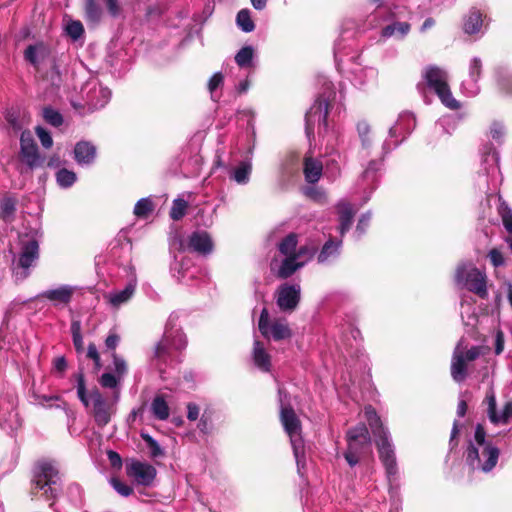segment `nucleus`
Segmentation results:
<instances>
[{
	"label": "nucleus",
	"mask_w": 512,
	"mask_h": 512,
	"mask_svg": "<svg viewBox=\"0 0 512 512\" xmlns=\"http://www.w3.org/2000/svg\"><path fill=\"white\" fill-rule=\"evenodd\" d=\"M416 119L413 113L404 111L399 114L395 124L390 127L388 137L382 144L381 159L371 160L362 174V185L369 186L364 202L370 199L377 186V172L382 166V159L398 147L414 130Z\"/></svg>",
	"instance_id": "nucleus-1"
},
{
	"label": "nucleus",
	"mask_w": 512,
	"mask_h": 512,
	"mask_svg": "<svg viewBox=\"0 0 512 512\" xmlns=\"http://www.w3.org/2000/svg\"><path fill=\"white\" fill-rule=\"evenodd\" d=\"M500 450L486 440V432L481 424L475 428L474 438L469 441L465 461L473 471L491 472L498 463Z\"/></svg>",
	"instance_id": "nucleus-2"
},
{
	"label": "nucleus",
	"mask_w": 512,
	"mask_h": 512,
	"mask_svg": "<svg viewBox=\"0 0 512 512\" xmlns=\"http://www.w3.org/2000/svg\"><path fill=\"white\" fill-rule=\"evenodd\" d=\"M364 415L374 435L379 458L385 467L388 481L392 483L397 478L398 468L395 449L388 430L383 426L380 417L372 406H366Z\"/></svg>",
	"instance_id": "nucleus-3"
},
{
	"label": "nucleus",
	"mask_w": 512,
	"mask_h": 512,
	"mask_svg": "<svg viewBox=\"0 0 512 512\" xmlns=\"http://www.w3.org/2000/svg\"><path fill=\"white\" fill-rule=\"evenodd\" d=\"M279 401H280V419L285 432L290 438L293 454L295 457L297 471L300 476H303V469L306 465L305 457V444L301 435V423L294 410L285 405L286 393L284 390L278 388Z\"/></svg>",
	"instance_id": "nucleus-4"
},
{
	"label": "nucleus",
	"mask_w": 512,
	"mask_h": 512,
	"mask_svg": "<svg viewBox=\"0 0 512 512\" xmlns=\"http://www.w3.org/2000/svg\"><path fill=\"white\" fill-rule=\"evenodd\" d=\"M74 377L77 382L76 388L79 400L86 407L89 406L90 401L92 402V414L95 423L99 427H105L115 414L117 402H114V399L108 401L97 388L93 389L88 396L83 372H78Z\"/></svg>",
	"instance_id": "nucleus-5"
},
{
	"label": "nucleus",
	"mask_w": 512,
	"mask_h": 512,
	"mask_svg": "<svg viewBox=\"0 0 512 512\" xmlns=\"http://www.w3.org/2000/svg\"><path fill=\"white\" fill-rule=\"evenodd\" d=\"M20 251L13 255L12 272L16 281H23L31 274V268L39 258V239L37 232L19 236Z\"/></svg>",
	"instance_id": "nucleus-6"
},
{
	"label": "nucleus",
	"mask_w": 512,
	"mask_h": 512,
	"mask_svg": "<svg viewBox=\"0 0 512 512\" xmlns=\"http://www.w3.org/2000/svg\"><path fill=\"white\" fill-rule=\"evenodd\" d=\"M178 316L172 313L166 323L162 339L157 343L154 357L158 362L167 363L174 358V353L185 349L186 336L177 325Z\"/></svg>",
	"instance_id": "nucleus-7"
},
{
	"label": "nucleus",
	"mask_w": 512,
	"mask_h": 512,
	"mask_svg": "<svg viewBox=\"0 0 512 512\" xmlns=\"http://www.w3.org/2000/svg\"><path fill=\"white\" fill-rule=\"evenodd\" d=\"M60 476L57 467L49 461L39 462L33 470L31 480V493H41L45 499L50 500L57 497L60 492Z\"/></svg>",
	"instance_id": "nucleus-8"
},
{
	"label": "nucleus",
	"mask_w": 512,
	"mask_h": 512,
	"mask_svg": "<svg viewBox=\"0 0 512 512\" xmlns=\"http://www.w3.org/2000/svg\"><path fill=\"white\" fill-rule=\"evenodd\" d=\"M323 92L315 100L314 104L310 107L305 115V131L308 138L313 135L314 126L317 122L319 125L327 127V116L329 111V105L332 98L335 97L333 91V84L328 81L325 77H322Z\"/></svg>",
	"instance_id": "nucleus-9"
},
{
	"label": "nucleus",
	"mask_w": 512,
	"mask_h": 512,
	"mask_svg": "<svg viewBox=\"0 0 512 512\" xmlns=\"http://www.w3.org/2000/svg\"><path fill=\"white\" fill-rule=\"evenodd\" d=\"M347 449L343 456L350 467L356 466L371 449V437L367 427L359 424L346 433Z\"/></svg>",
	"instance_id": "nucleus-10"
},
{
	"label": "nucleus",
	"mask_w": 512,
	"mask_h": 512,
	"mask_svg": "<svg viewBox=\"0 0 512 512\" xmlns=\"http://www.w3.org/2000/svg\"><path fill=\"white\" fill-rule=\"evenodd\" d=\"M423 78L428 88L435 92L444 106L451 110H458L461 104L456 100L448 85V74L437 66H428L423 72Z\"/></svg>",
	"instance_id": "nucleus-11"
},
{
	"label": "nucleus",
	"mask_w": 512,
	"mask_h": 512,
	"mask_svg": "<svg viewBox=\"0 0 512 512\" xmlns=\"http://www.w3.org/2000/svg\"><path fill=\"white\" fill-rule=\"evenodd\" d=\"M18 160L20 164L17 170L20 174L31 172L44 165L45 157L40 154L33 135L29 130L21 132Z\"/></svg>",
	"instance_id": "nucleus-12"
},
{
	"label": "nucleus",
	"mask_w": 512,
	"mask_h": 512,
	"mask_svg": "<svg viewBox=\"0 0 512 512\" xmlns=\"http://www.w3.org/2000/svg\"><path fill=\"white\" fill-rule=\"evenodd\" d=\"M456 283L475 293L482 299L488 296L487 277L485 272L475 267L472 263L460 264L455 273Z\"/></svg>",
	"instance_id": "nucleus-13"
},
{
	"label": "nucleus",
	"mask_w": 512,
	"mask_h": 512,
	"mask_svg": "<svg viewBox=\"0 0 512 512\" xmlns=\"http://www.w3.org/2000/svg\"><path fill=\"white\" fill-rule=\"evenodd\" d=\"M482 353L480 346H471L470 348L465 345L463 339L459 340L454 348L451 359V377L457 382H463L468 375V365L479 358Z\"/></svg>",
	"instance_id": "nucleus-14"
},
{
	"label": "nucleus",
	"mask_w": 512,
	"mask_h": 512,
	"mask_svg": "<svg viewBox=\"0 0 512 512\" xmlns=\"http://www.w3.org/2000/svg\"><path fill=\"white\" fill-rule=\"evenodd\" d=\"M258 328L263 337L274 341L286 340L292 336V331L285 319L270 321L267 308H263L260 313Z\"/></svg>",
	"instance_id": "nucleus-15"
},
{
	"label": "nucleus",
	"mask_w": 512,
	"mask_h": 512,
	"mask_svg": "<svg viewBox=\"0 0 512 512\" xmlns=\"http://www.w3.org/2000/svg\"><path fill=\"white\" fill-rule=\"evenodd\" d=\"M81 94L85 102L84 105L87 106V112L103 108L111 98V91L95 79H91L84 84Z\"/></svg>",
	"instance_id": "nucleus-16"
},
{
	"label": "nucleus",
	"mask_w": 512,
	"mask_h": 512,
	"mask_svg": "<svg viewBox=\"0 0 512 512\" xmlns=\"http://www.w3.org/2000/svg\"><path fill=\"white\" fill-rule=\"evenodd\" d=\"M275 297L276 304L281 311L292 312L300 302L301 287L299 284H282L276 290Z\"/></svg>",
	"instance_id": "nucleus-17"
},
{
	"label": "nucleus",
	"mask_w": 512,
	"mask_h": 512,
	"mask_svg": "<svg viewBox=\"0 0 512 512\" xmlns=\"http://www.w3.org/2000/svg\"><path fill=\"white\" fill-rule=\"evenodd\" d=\"M127 475L134 479L138 485L151 486L157 475L154 466L147 462L133 460L126 466Z\"/></svg>",
	"instance_id": "nucleus-18"
},
{
	"label": "nucleus",
	"mask_w": 512,
	"mask_h": 512,
	"mask_svg": "<svg viewBox=\"0 0 512 512\" xmlns=\"http://www.w3.org/2000/svg\"><path fill=\"white\" fill-rule=\"evenodd\" d=\"M51 57L50 48L43 42L28 45L24 50V59L37 71H41Z\"/></svg>",
	"instance_id": "nucleus-19"
},
{
	"label": "nucleus",
	"mask_w": 512,
	"mask_h": 512,
	"mask_svg": "<svg viewBox=\"0 0 512 512\" xmlns=\"http://www.w3.org/2000/svg\"><path fill=\"white\" fill-rule=\"evenodd\" d=\"M482 74V61L479 57H473L469 63L468 78L465 79L461 88L464 94L474 97L480 92L478 81Z\"/></svg>",
	"instance_id": "nucleus-20"
},
{
	"label": "nucleus",
	"mask_w": 512,
	"mask_h": 512,
	"mask_svg": "<svg viewBox=\"0 0 512 512\" xmlns=\"http://www.w3.org/2000/svg\"><path fill=\"white\" fill-rule=\"evenodd\" d=\"M136 287L137 278L133 273L132 277L130 278L124 289L110 291L104 295V298L112 308L117 309L122 305L128 303L132 299L133 295L135 294Z\"/></svg>",
	"instance_id": "nucleus-21"
},
{
	"label": "nucleus",
	"mask_w": 512,
	"mask_h": 512,
	"mask_svg": "<svg viewBox=\"0 0 512 512\" xmlns=\"http://www.w3.org/2000/svg\"><path fill=\"white\" fill-rule=\"evenodd\" d=\"M487 415L489 420L495 424H507L512 419V402H507L500 413L497 412L496 397L493 391L486 395Z\"/></svg>",
	"instance_id": "nucleus-22"
},
{
	"label": "nucleus",
	"mask_w": 512,
	"mask_h": 512,
	"mask_svg": "<svg viewBox=\"0 0 512 512\" xmlns=\"http://www.w3.org/2000/svg\"><path fill=\"white\" fill-rule=\"evenodd\" d=\"M171 272L174 278L179 282L189 283L196 277L199 269L194 267L190 258L178 255L175 256V261L171 266Z\"/></svg>",
	"instance_id": "nucleus-23"
},
{
	"label": "nucleus",
	"mask_w": 512,
	"mask_h": 512,
	"mask_svg": "<svg viewBox=\"0 0 512 512\" xmlns=\"http://www.w3.org/2000/svg\"><path fill=\"white\" fill-rule=\"evenodd\" d=\"M76 288L71 285H61L54 289H48L41 292L37 298L49 300L53 306H65L71 302Z\"/></svg>",
	"instance_id": "nucleus-24"
},
{
	"label": "nucleus",
	"mask_w": 512,
	"mask_h": 512,
	"mask_svg": "<svg viewBox=\"0 0 512 512\" xmlns=\"http://www.w3.org/2000/svg\"><path fill=\"white\" fill-rule=\"evenodd\" d=\"M356 131L360 141L359 156L367 158L371 155L374 144L372 128L366 120H359L356 124Z\"/></svg>",
	"instance_id": "nucleus-25"
},
{
	"label": "nucleus",
	"mask_w": 512,
	"mask_h": 512,
	"mask_svg": "<svg viewBox=\"0 0 512 512\" xmlns=\"http://www.w3.org/2000/svg\"><path fill=\"white\" fill-rule=\"evenodd\" d=\"M481 166L488 176L495 178L499 174V155L491 144L481 149Z\"/></svg>",
	"instance_id": "nucleus-26"
},
{
	"label": "nucleus",
	"mask_w": 512,
	"mask_h": 512,
	"mask_svg": "<svg viewBox=\"0 0 512 512\" xmlns=\"http://www.w3.org/2000/svg\"><path fill=\"white\" fill-rule=\"evenodd\" d=\"M188 248L199 254H209L213 250V241L205 231H195L188 238Z\"/></svg>",
	"instance_id": "nucleus-27"
},
{
	"label": "nucleus",
	"mask_w": 512,
	"mask_h": 512,
	"mask_svg": "<svg viewBox=\"0 0 512 512\" xmlns=\"http://www.w3.org/2000/svg\"><path fill=\"white\" fill-rule=\"evenodd\" d=\"M342 246V237L339 239L330 237L322 246L317 255V261L320 264H326L335 260L340 255Z\"/></svg>",
	"instance_id": "nucleus-28"
},
{
	"label": "nucleus",
	"mask_w": 512,
	"mask_h": 512,
	"mask_svg": "<svg viewBox=\"0 0 512 512\" xmlns=\"http://www.w3.org/2000/svg\"><path fill=\"white\" fill-rule=\"evenodd\" d=\"M96 158V147L88 141H80L74 147V159L80 166L91 165Z\"/></svg>",
	"instance_id": "nucleus-29"
},
{
	"label": "nucleus",
	"mask_w": 512,
	"mask_h": 512,
	"mask_svg": "<svg viewBox=\"0 0 512 512\" xmlns=\"http://www.w3.org/2000/svg\"><path fill=\"white\" fill-rule=\"evenodd\" d=\"M337 209L339 215L338 230L340 232V236L343 237L352 225L356 210L353 208L352 204L347 201H340L337 204Z\"/></svg>",
	"instance_id": "nucleus-30"
},
{
	"label": "nucleus",
	"mask_w": 512,
	"mask_h": 512,
	"mask_svg": "<svg viewBox=\"0 0 512 512\" xmlns=\"http://www.w3.org/2000/svg\"><path fill=\"white\" fill-rule=\"evenodd\" d=\"M252 359L258 369L263 372L270 371L271 357L259 340L254 341Z\"/></svg>",
	"instance_id": "nucleus-31"
},
{
	"label": "nucleus",
	"mask_w": 512,
	"mask_h": 512,
	"mask_svg": "<svg viewBox=\"0 0 512 512\" xmlns=\"http://www.w3.org/2000/svg\"><path fill=\"white\" fill-rule=\"evenodd\" d=\"M482 26V13L479 10L472 8L464 18V32L469 35L479 34L481 32Z\"/></svg>",
	"instance_id": "nucleus-32"
},
{
	"label": "nucleus",
	"mask_w": 512,
	"mask_h": 512,
	"mask_svg": "<svg viewBox=\"0 0 512 512\" xmlns=\"http://www.w3.org/2000/svg\"><path fill=\"white\" fill-rule=\"evenodd\" d=\"M252 163L248 160L241 161L235 168L230 170L229 177L239 185H246L250 181Z\"/></svg>",
	"instance_id": "nucleus-33"
},
{
	"label": "nucleus",
	"mask_w": 512,
	"mask_h": 512,
	"mask_svg": "<svg viewBox=\"0 0 512 512\" xmlns=\"http://www.w3.org/2000/svg\"><path fill=\"white\" fill-rule=\"evenodd\" d=\"M323 171V163L312 157H306L304 161V175L308 183L319 181Z\"/></svg>",
	"instance_id": "nucleus-34"
},
{
	"label": "nucleus",
	"mask_w": 512,
	"mask_h": 512,
	"mask_svg": "<svg viewBox=\"0 0 512 512\" xmlns=\"http://www.w3.org/2000/svg\"><path fill=\"white\" fill-rule=\"evenodd\" d=\"M302 267L303 262H299L294 255L285 256L277 270V276L286 279Z\"/></svg>",
	"instance_id": "nucleus-35"
},
{
	"label": "nucleus",
	"mask_w": 512,
	"mask_h": 512,
	"mask_svg": "<svg viewBox=\"0 0 512 512\" xmlns=\"http://www.w3.org/2000/svg\"><path fill=\"white\" fill-rule=\"evenodd\" d=\"M121 378L113 373L106 372L103 373L99 378V384L106 389H112L114 390V402H118L120 398V382Z\"/></svg>",
	"instance_id": "nucleus-36"
},
{
	"label": "nucleus",
	"mask_w": 512,
	"mask_h": 512,
	"mask_svg": "<svg viewBox=\"0 0 512 512\" xmlns=\"http://www.w3.org/2000/svg\"><path fill=\"white\" fill-rule=\"evenodd\" d=\"M409 31L410 25L407 22H393L382 29L381 36L383 38L396 37L402 39Z\"/></svg>",
	"instance_id": "nucleus-37"
},
{
	"label": "nucleus",
	"mask_w": 512,
	"mask_h": 512,
	"mask_svg": "<svg viewBox=\"0 0 512 512\" xmlns=\"http://www.w3.org/2000/svg\"><path fill=\"white\" fill-rule=\"evenodd\" d=\"M498 213L502 219V223L510 236L506 239L509 249L512 252V209L505 201H500Z\"/></svg>",
	"instance_id": "nucleus-38"
},
{
	"label": "nucleus",
	"mask_w": 512,
	"mask_h": 512,
	"mask_svg": "<svg viewBox=\"0 0 512 512\" xmlns=\"http://www.w3.org/2000/svg\"><path fill=\"white\" fill-rule=\"evenodd\" d=\"M153 416L161 421L167 420L170 414L169 406L162 395H157L150 406Z\"/></svg>",
	"instance_id": "nucleus-39"
},
{
	"label": "nucleus",
	"mask_w": 512,
	"mask_h": 512,
	"mask_svg": "<svg viewBox=\"0 0 512 512\" xmlns=\"http://www.w3.org/2000/svg\"><path fill=\"white\" fill-rule=\"evenodd\" d=\"M102 9L97 0H85V17L88 23L97 25L102 18Z\"/></svg>",
	"instance_id": "nucleus-40"
},
{
	"label": "nucleus",
	"mask_w": 512,
	"mask_h": 512,
	"mask_svg": "<svg viewBox=\"0 0 512 512\" xmlns=\"http://www.w3.org/2000/svg\"><path fill=\"white\" fill-rule=\"evenodd\" d=\"M255 49L248 45L242 47L235 55V62L240 68H249L253 65Z\"/></svg>",
	"instance_id": "nucleus-41"
},
{
	"label": "nucleus",
	"mask_w": 512,
	"mask_h": 512,
	"mask_svg": "<svg viewBox=\"0 0 512 512\" xmlns=\"http://www.w3.org/2000/svg\"><path fill=\"white\" fill-rule=\"evenodd\" d=\"M354 81L357 85H365L368 82L373 81L377 76L376 69L372 67L361 68L357 67L353 69Z\"/></svg>",
	"instance_id": "nucleus-42"
},
{
	"label": "nucleus",
	"mask_w": 512,
	"mask_h": 512,
	"mask_svg": "<svg viewBox=\"0 0 512 512\" xmlns=\"http://www.w3.org/2000/svg\"><path fill=\"white\" fill-rule=\"evenodd\" d=\"M237 26L245 33H250L255 29V24L251 18L249 9H242L236 16Z\"/></svg>",
	"instance_id": "nucleus-43"
},
{
	"label": "nucleus",
	"mask_w": 512,
	"mask_h": 512,
	"mask_svg": "<svg viewBox=\"0 0 512 512\" xmlns=\"http://www.w3.org/2000/svg\"><path fill=\"white\" fill-rule=\"evenodd\" d=\"M297 243V235L290 233L278 244L279 252L284 256L293 255L296 252Z\"/></svg>",
	"instance_id": "nucleus-44"
},
{
	"label": "nucleus",
	"mask_w": 512,
	"mask_h": 512,
	"mask_svg": "<svg viewBox=\"0 0 512 512\" xmlns=\"http://www.w3.org/2000/svg\"><path fill=\"white\" fill-rule=\"evenodd\" d=\"M16 211V200L12 197H5L0 202V218L8 222L10 221Z\"/></svg>",
	"instance_id": "nucleus-45"
},
{
	"label": "nucleus",
	"mask_w": 512,
	"mask_h": 512,
	"mask_svg": "<svg viewBox=\"0 0 512 512\" xmlns=\"http://www.w3.org/2000/svg\"><path fill=\"white\" fill-rule=\"evenodd\" d=\"M47 64L50 65V72H47V77H49L53 85H58L61 81V66L63 60L52 56Z\"/></svg>",
	"instance_id": "nucleus-46"
},
{
	"label": "nucleus",
	"mask_w": 512,
	"mask_h": 512,
	"mask_svg": "<svg viewBox=\"0 0 512 512\" xmlns=\"http://www.w3.org/2000/svg\"><path fill=\"white\" fill-rule=\"evenodd\" d=\"M77 180V175L66 168L59 169L56 172V182L61 188L71 187Z\"/></svg>",
	"instance_id": "nucleus-47"
},
{
	"label": "nucleus",
	"mask_w": 512,
	"mask_h": 512,
	"mask_svg": "<svg viewBox=\"0 0 512 512\" xmlns=\"http://www.w3.org/2000/svg\"><path fill=\"white\" fill-rule=\"evenodd\" d=\"M154 210V204L148 197L141 198L134 206L133 213L138 218H146Z\"/></svg>",
	"instance_id": "nucleus-48"
},
{
	"label": "nucleus",
	"mask_w": 512,
	"mask_h": 512,
	"mask_svg": "<svg viewBox=\"0 0 512 512\" xmlns=\"http://www.w3.org/2000/svg\"><path fill=\"white\" fill-rule=\"evenodd\" d=\"M71 334L73 345L78 354L84 351V341L81 333V322L79 320H73L71 323Z\"/></svg>",
	"instance_id": "nucleus-49"
},
{
	"label": "nucleus",
	"mask_w": 512,
	"mask_h": 512,
	"mask_svg": "<svg viewBox=\"0 0 512 512\" xmlns=\"http://www.w3.org/2000/svg\"><path fill=\"white\" fill-rule=\"evenodd\" d=\"M141 438L146 443L149 454L152 458H158L164 455V450L161 448L159 443L148 433H141Z\"/></svg>",
	"instance_id": "nucleus-50"
},
{
	"label": "nucleus",
	"mask_w": 512,
	"mask_h": 512,
	"mask_svg": "<svg viewBox=\"0 0 512 512\" xmlns=\"http://www.w3.org/2000/svg\"><path fill=\"white\" fill-rule=\"evenodd\" d=\"M43 118L47 123L54 127H59L63 123L62 115L54 108L47 106L43 108Z\"/></svg>",
	"instance_id": "nucleus-51"
},
{
	"label": "nucleus",
	"mask_w": 512,
	"mask_h": 512,
	"mask_svg": "<svg viewBox=\"0 0 512 512\" xmlns=\"http://www.w3.org/2000/svg\"><path fill=\"white\" fill-rule=\"evenodd\" d=\"M187 207V201L181 198L175 199L170 209V217L175 221L180 220L184 217Z\"/></svg>",
	"instance_id": "nucleus-52"
},
{
	"label": "nucleus",
	"mask_w": 512,
	"mask_h": 512,
	"mask_svg": "<svg viewBox=\"0 0 512 512\" xmlns=\"http://www.w3.org/2000/svg\"><path fill=\"white\" fill-rule=\"evenodd\" d=\"M5 120L14 132H19L23 129V123L17 111L13 109L6 111Z\"/></svg>",
	"instance_id": "nucleus-53"
},
{
	"label": "nucleus",
	"mask_w": 512,
	"mask_h": 512,
	"mask_svg": "<svg viewBox=\"0 0 512 512\" xmlns=\"http://www.w3.org/2000/svg\"><path fill=\"white\" fill-rule=\"evenodd\" d=\"M315 252L316 249L313 246L303 245L293 255L299 262H303V266H305L313 258Z\"/></svg>",
	"instance_id": "nucleus-54"
},
{
	"label": "nucleus",
	"mask_w": 512,
	"mask_h": 512,
	"mask_svg": "<svg viewBox=\"0 0 512 512\" xmlns=\"http://www.w3.org/2000/svg\"><path fill=\"white\" fill-rule=\"evenodd\" d=\"M224 83V76L221 72H216L213 74V76L208 81V90L211 94V98L213 100H217L216 97V90L220 88Z\"/></svg>",
	"instance_id": "nucleus-55"
},
{
	"label": "nucleus",
	"mask_w": 512,
	"mask_h": 512,
	"mask_svg": "<svg viewBox=\"0 0 512 512\" xmlns=\"http://www.w3.org/2000/svg\"><path fill=\"white\" fill-rule=\"evenodd\" d=\"M66 32L73 40H78L83 35L84 28L80 21H71L66 26Z\"/></svg>",
	"instance_id": "nucleus-56"
},
{
	"label": "nucleus",
	"mask_w": 512,
	"mask_h": 512,
	"mask_svg": "<svg viewBox=\"0 0 512 512\" xmlns=\"http://www.w3.org/2000/svg\"><path fill=\"white\" fill-rule=\"evenodd\" d=\"M370 220H371L370 212H367L360 217L358 224L356 226V230L354 232V237L356 238V240L360 239L364 235V233L366 232V229L369 225Z\"/></svg>",
	"instance_id": "nucleus-57"
},
{
	"label": "nucleus",
	"mask_w": 512,
	"mask_h": 512,
	"mask_svg": "<svg viewBox=\"0 0 512 512\" xmlns=\"http://www.w3.org/2000/svg\"><path fill=\"white\" fill-rule=\"evenodd\" d=\"M112 359H113L115 374L118 375L121 379H123V377L127 373L126 361L122 357L118 356L116 353L112 354Z\"/></svg>",
	"instance_id": "nucleus-58"
},
{
	"label": "nucleus",
	"mask_w": 512,
	"mask_h": 512,
	"mask_svg": "<svg viewBox=\"0 0 512 512\" xmlns=\"http://www.w3.org/2000/svg\"><path fill=\"white\" fill-rule=\"evenodd\" d=\"M35 131H36V134L41 142V145L45 149L51 148L53 145V139H52L50 133L41 126H37Z\"/></svg>",
	"instance_id": "nucleus-59"
},
{
	"label": "nucleus",
	"mask_w": 512,
	"mask_h": 512,
	"mask_svg": "<svg viewBox=\"0 0 512 512\" xmlns=\"http://www.w3.org/2000/svg\"><path fill=\"white\" fill-rule=\"evenodd\" d=\"M110 483L113 486V488L117 491V493H119L121 496L128 497L133 492V489L131 486L120 481L119 479L112 478Z\"/></svg>",
	"instance_id": "nucleus-60"
},
{
	"label": "nucleus",
	"mask_w": 512,
	"mask_h": 512,
	"mask_svg": "<svg viewBox=\"0 0 512 512\" xmlns=\"http://www.w3.org/2000/svg\"><path fill=\"white\" fill-rule=\"evenodd\" d=\"M87 357L94 362V368L99 371L102 368L100 354L94 343H90L87 348Z\"/></svg>",
	"instance_id": "nucleus-61"
},
{
	"label": "nucleus",
	"mask_w": 512,
	"mask_h": 512,
	"mask_svg": "<svg viewBox=\"0 0 512 512\" xmlns=\"http://www.w3.org/2000/svg\"><path fill=\"white\" fill-rule=\"evenodd\" d=\"M490 135L493 140L500 143L505 135V128L500 123H493L490 128Z\"/></svg>",
	"instance_id": "nucleus-62"
},
{
	"label": "nucleus",
	"mask_w": 512,
	"mask_h": 512,
	"mask_svg": "<svg viewBox=\"0 0 512 512\" xmlns=\"http://www.w3.org/2000/svg\"><path fill=\"white\" fill-rule=\"evenodd\" d=\"M488 257L494 267H500V266L504 265V262H505L504 257L500 250H498L496 248L491 249L488 253Z\"/></svg>",
	"instance_id": "nucleus-63"
},
{
	"label": "nucleus",
	"mask_w": 512,
	"mask_h": 512,
	"mask_svg": "<svg viewBox=\"0 0 512 512\" xmlns=\"http://www.w3.org/2000/svg\"><path fill=\"white\" fill-rule=\"evenodd\" d=\"M106 8L111 17L116 18L121 14L118 0H105Z\"/></svg>",
	"instance_id": "nucleus-64"
}]
</instances>
